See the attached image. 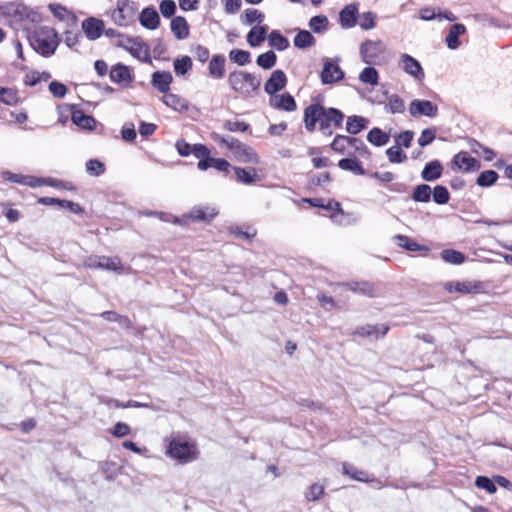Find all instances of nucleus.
<instances>
[{
    "instance_id": "nucleus-1",
    "label": "nucleus",
    "mask_w": 512,
    "mask_h": 512,
    "mask_svg": "<svg viewBox=\"0 0 512 512\" xmlns=\"http://www.w3.org/2000/svg\"><path fill=\"white\" fill-rule=\"evenodd\" d=\"M345 119V114L334 107H325L319 102H314L305 107L303 123L308 132H314L318 125L322 135L330 137L334 129L340 128Z\"/></svg>"
},
{
    "instance_id": "nucleus-2",
    "label": "nucleus",
    "mask_w": 512,
    "mask_h": 512,
    "mask_svg": "<svg viewBox=\"0 0 512 512\" xmlns=\"http://www.w3.org/2000/svg\"><path fill=\"white\" fill-rule=\"evenodd\" d=\"M260 75L246 70L234 69L227 76V84L231 91L242 99H249L256 96L261 87Z\"/></svg>"
},
{
    "instance_id": "nucleus-3",
    "label": "nucleus",
    "mask_w": 512,
    "mask_h": 512,
    "mask_svg": "<svg viewBox=\"0 0 512 512\" xmlns=\"http://www.w3.org/2000/svg\"><path fill=\"white\" fill-rule=\"evenodd\" d=\"M29 41L32 48L44 57L53 55L59 44L57 32L48 26L35 29Z\"/></svg>"
},
{
    "instance_id": "nucleus-4",
    "label": "nucleus",
    "mask_w": 512,
    "mask_h": 512,
    "mask_svg": "<svg viewBox=\"0 0 512 512\" xmlns=\"http://www.w3.org/2000/svg\"><path fill=\"white\" fill-rule=\"evenodd\" d=\"M216 207L211 205H196L181 217H173V223L188 225L190 222L210 223L218 215Z\"/></svg>"
},
{
    "instance_id": "nucleus-5",
    "label": "nucleus",
    "mask_w": 512,
    "mask_h": 512,
    "mask_svg": "<svg viewBox=\"0 0 512 512\" xmlns=\"http://www.w3.org/2000/svg\"><path fill=\"white\" fill-rule=\"evenodd\" d=\"M166 454L180 463H187L196 458V446L187 441L171 439L166 448Z\"/></svg>"
},
{
    "instance_id": "nucleus-6",
    "label": "nucleus",
    "mask_w": 512,
    "mask_h": 512,
    "mask_svg": "<svg viewBox=\"0 0 512 512\" xmlns=\"http://www.w3.org/2000/svg\"><path fill=\"white\" fill-rule=\"evenodd\" d=\"M138 3L133 0H118L111 17L118 26H128L135 21Z\"/></svg>"
},
{
    "instance_id": "nucleus-7",
    "label": "nucleus",
    "mask_w": 512,
    "mask_h": 512,
    "mask_svg": "<svg viewBox=\"0 0 512 512\" xmlns=\"http://www.w3.org/2000/svg\"><path fill=\"white\" fill-rule=\"evenodd\" d=\"M340 58H323V68L320 72V80L323 85H333L344 79L345 73L339 66Z\"/></svg>"
},
{
    "instance_id": "nucleus-8",
    "label": "nucleus",
    "mask_w": 512,
    "mask_h": 512,
    "mask_svg": "<svg viewBox=\"0 0 512 512\" xmlns=\"http://www.w3.org/2000/svg\"><path fill=\"white\" fill-rule=\"evenodd\" d=\"M399 67L417 81H423L425 78V73L420 62L407 53L400 55Z\"/></svg>"
},
{
    "instance_id": "nucleus-9",
    "label": "nucleus",
    "mask_w": 512,
    "mask_h": 512,
    "mask_svg": "<svg viewBox=\"0 0 512 512\" xmlns=\"http://www.w3.org/2000/svg\"><path fill=\"white\" fill-rule=\"evenodd\" d=\"M409 113L412 117L435 118L438 115V106L430 100L414 99L409 105Z\"/></svg>"
},
{
    "instance_id": "nucleus-10",
    "label": "nucleus",
    "mask_w": 512,
    "mask_h": 512,
    "mask_svg": "<svg viewBox=\"0 0 512 512\" xmlns=\"http://www.w3.org/2000/svg\"><path fill=\"white\" fill-rule=\"evenodd\" d=\"M452 165L466 173L478 171L481 167L480 161L466 151L455 154L452 158Z\"/></svg>"
},
{
    "instance_id": "nucleus-11",
    "label": "nucleus",
    "mask_w": 512,
    "mask_h": 512,
    "mask_svg": "<svg viewBox=\"0 0 512 512\" xmlns=\"http://www.w3.org/2000/svg\"><path fill=\"white\" fill-rule=\"evenodd\" d=\"M287 84V77L283 70H274L264 84V91L270 96L283 90Z\"/></svg>"
},
{
    "instance_id": "nucleus-12",
    "label": "nucleus",
    "mask_w": 512,
    "mask_h": 512,
    "mask_svg": "<svg viewBox=\"0 0 512 512\" xmlns=\"http://www.w3.org/2000/svg\"><path fill=\"white\" fill-rule=\"evenodd\" d=\"M444 289L449 293L477 294L481 292L482 284L472 281H449L445 283Z\"/></svg>"
},
{
    "instance_id": "nucleus-13",
    "label": "nucleus",
    "mask_w": 512,
    "mask_h": 512,
    "mask_svg": "<svg viewBox=\"0 0 512 512\" xmlns=\"http://www.w3.org/2000/svg\"><path fill=\"white\" fill-rule=\"evenodd\" d=\"M359 16L358 3H351L344 6L339 12V23L343 29H350L356 26Z\"/></svg>"
},
{
    "instance_id": "nucleus-14",
    "label": "nucleus",
    "mask_w": 512,
    "mask_h": 512,
    "mask_svg": "<svg viewBox=\"0 0 512 512\" xmlns=\"http://www.w3.org/2000/svg\"><path fill=\"white\" fill-rule=\"evenodd\" d=\"M81 28L89 40L95 41L103 34L105 24L101 19L88 17L82 22Z\"/></svg>"
},
{
    "instance_id": "nucleus-15",
    "label": "nucleus",
    "mask_w": 512,
    "mask_h": 512,
    "mask_svg": "<svg viewBox=\"0 0 512 512\" xmlns=\"http://www.w3.org/2000/svg\"><path fill=\"white\" fill-rule=\"evenodd\" d=\"M109 77L112 82L120 84L124 87L129 86L133 81V75L131 74L129 67L122 63H117L116 65L112 66Z\"/></svg>"
},
{
    "instance_id": "nucleus-16",
    "label": "nucleus",
    "mask_w": 512,
    "mask_h": 512,
    "mask_svg": "<svg viewBox=\"0 0 512 512\" xmlns=\"http://www.w3.org/2000/svg\"><path fill=\"white\" fill-rule=\"evenodd\" d=\"M139 22L148 30L157 29L160 25V16L155 7L148 6L143 8L139 14Z\"/></svg>"
},
{
    "instance_id": "nucleus-17",
    "label": "nucleus",
    "mask_w": 512,
    "mask_h": 512,
    "mask_svg": "<svg viewBox=\"0 0 512 512\" xmlns=\"http://www.w3.org/2000/svg\"><path fill=\"white\" fill-rule=\"evenodd\" d=\"M235 158L242 163L258 164L259 156L256 151L249 145L240 142L232 151Z\"/></svg>"
},
{
    "instance_id": "nucleus-18",
    "label": "nucleus",
    "mask_w": 512,
    "mask_h": 512,
    "mask_svg": "<svg viewBox=\"0 0 512 512\" xmlns=\"http://www.w3.org/2000/svg\"><path fill=\"white\" fill-rule=\"evenodd\" d=\"M270 105L275 109L287 112L295 111L297 108L294 97L288 92L271 96Z\"/></svg>"
},
{
    "instance_id": "nucleus-19",
    "label": "nucleus",
    "mask_w": 512,
    "mask_h": 512,
    "mask_svg": "<svg viewBox=\"0 0 512 512\" xmlns=\"http://www.w3.org/2000/svg\"><path fill=\"white\" fill-rule=\"evenodd\" d=\"M342 473L353 480L359 482H375L380 486L379 480H375L368 472L358 469L348 462L342 464Z\"/></svg>"
},
{
    "instance_id": "nucleus-20",
    "label": "nucleus",
    "mask_w": 512,
    "mask_h": 512,
    "mask_svg": "<svg viewBox=\"0 0 512 512\" xmlns=\"http://www.w3.org/2000/svg\"><path fill=\"white\" fill-rule=\"evenodd\" d=\"M129 42L132 44L129 50L132 56L145 63H152L149 46L141 38H131Z\"/></svg>"
},
{
    "instance_id": "nucleus-21",
    "label": "nucleus",
    "mask_w": 512,
    "mask_h": 512,
    "mask_svg": "<svg viewBox=\"0 0 512 512\" xmlns=\"http://www.w3.org/2000/svg\"><path fill=\"white\" fill-rule=\"evenodd\" d=\"M70 109L72 110L71 121L74 125L86 130H93L96 127V120L93 116L76 109L74 105H71Z\"/></svg>"
},
{
    "instance_id": "nucleus-22",
    "label": "nucleus",
    "mask_w": 512,
    "mask_h": 512,
    "mask_svg": "<svg viewBox=\"0 0 512 512\" xmlns=\"http://www.w3.org/2000/svg\"><path fill=\"white\" fill-rule=\"evenodd\" d=\"M226 58L223 54H215L208 64L209 76L213 79H222L225 75Z\"/></svg>"
},
{
    "instance_id": "nucleus-23",
    "label": "nucleus",
    "mask_w": 512,
    "mask_h": 512,
    "mask_svg": "<svg viewBox=\"0 0 512 512\" xmlns=\"http://www.w3.org/2000/svg\"><path fill=\"white\" fill-rule=\"evenodd\" d=\"M173 81L172 74L169 71H156L152 74L151 84L161 93H167Z\"/></svg>"
},
{
    "instance_id": "nucleus-24",
    "label": "nucleus",
    "mask_w": 512,
    "mask_h": 512,
    "mask_svg": "<svg viewBox=\"0 0 512 512\" xmlns=\"http://www.w3.org/2000/svg\"><path fill=\"white\" fill-rule=\"evenodd\" d=\"M379 54V43L366 40L360 45V55L362 61L366 64H374Z\"/></svg>"
},
{
    "instance_id": "nucleus-25",
    "label": "nucleus",
    "mask_w": 512,
    "mask_h": 512,
    "mask_svg": "<svg viewBox=\"0 0 512 512\" xmlns=\"http://www.w3.org/2000/svg\"><path fill=\"white\" fill-rule=\"evenodd\" d=\"M443 166L439 160H432L424 166L421 172V178L425 181H436L442 176Z\"/></svg>"
},
{
    "instance_id": "nucleus-26",
    "label": "nucleus",
    "mask_w": 512,
    "mask_h": 512,
    "mask_svg": "<svg viewBox=\"0 0 512 512\" xmlns=\"http://www.w3.org/2000/svg\"><path fill=\"white\" fill-rule=\"evenodd\" d=\"M389 330V327L385 324H379V325H364L359 327L355 334L360 335L362 337H374L375 339H378L380 337H383L387 334Z\"/></svg>"
},
{
    "instance_id": "nucleus-27",
    "label": "nucleus",
    "mask_w": 512,
    "mask_h": 512,
    "mask_svg": "<svg viewBox=\"0 0 512 512\" xmlns=\"http://www.w3.org/2000/svg\"><path fill=\"white\" fill-rule=\"evenodd\" d=\"M465 32V25L461 23H455L451 25L445 38L447 47L451 50L457 49L460 46L459 36L463 35Z\"/></svg>"
},
{
    "instance_id": "nucleus-28",
    "label": "nucleus",
    "mask_w": 512,
    "mask_h": 512,
    "mask_svg": "<svg viewBox=\"0 0 512 512\" xmlns=\"http://www.w3.org/2000/svg\"><path fill=\"white\" fill-rule=\"evenodd\" d=\"M171 32L178 40H184L189 36V25L182 16H175L170 23Z\"/></svg>"
},
{
    "instance_id": "nucleus-29",
    "label": "nucleus",
    "mask_w": 512,
    "mask_h": 512,
    "mask_svg": "<svg viewBox=\"0 0 512 512\" xmlns=\"http://www.w3.org/2000/svg\"><path fill=\"white\" fill-rule=\"evenodd\" d=\"M267 25H257L251 28L246 36V41L251 47H258L267 36Z\"/></svg>"
},
{
    "instance_id": "nucleus-30",
    "label": "nucleus",
    "mask_w": 512,
    "mask_h": 512,
    "mask_svg": "<svg viewBox=\"0 0 512 512\" xmlns=\"http://www.w3.org/2000/svg\"><path fill=\"white\" fill-rule=\"evenodd\" d=\"M21 11H25V5L7 2L0 5V14L10 18L14 22H20Z\"/></svg>"
},
{
    "instance_id": "nucleus-31",
    "label": "nucleus",
    "mask_w": 512,
    "mask_h": 512,
    "mask_svg": "<svg viewBox=\"0 0 512 512\" xmlns=\"http://www.w3.org/2000/svg\"><path fill=\"white\" fill-rule=\"evenodd\" d=\"M163 103L177 112L188 110V102L181 96L173 93H165L162 98Z\"/></svg>"
},
{
    "instance_id": "nucleus-32",
    "label": "nucleus",
    "mask_w": 512,
    "mask_h": 512,
    "mask_svg": "<svg viewBox=\"0 0 512 512\" xmlns=\"http://www.w3.org/2000/svg\"><path fill=\"white\" fill-rule=\"evenodd\" d=\"M369 120L363 116L352 115L347 117L346 131L351 135H356L367 128Z\"/></svg>"
},
{
    "instance_id": "nucleus-33",
    "label": "nucleus",
    "mask_w": 512,
    "mask_h": 512,
    "mask_svg": "<svg viewBox=\"0 0 512 512\" xmlns=\"http://www.w3.org/2000/svg\"><path fill=\"white\" fill-rule=\"evenodd\" d=\"M338 167L344 171H350L355 175H364L366 173L362 163L352 157L342 158L338 161Z\"/></svg>"
},
{
    "instance_id": "nucleus-34",
    "label": "nucleus",
    "mask_w": 512,
    "mask_h": 512,
    "mask_svg": "<svg viewBox=\"0 0 512 512\" xmlns=\"http://www.w3.org/2000/svg\"><path fill=\"white\" fill-rule=\"evenodd\" d=\"M233 170L236 176V180L240 183L250 185L254 183L257 179V173L255 168L233 167Z\"/></svg>"
},
{
    "instance_id": "nucleus-35",
    "label": "nucleus",
    "mask_w": 512,
    "mask_h": 512,
    "mask_svg": "<svg viewBox=\"0 0 512 512\" xmlns=\"http://www.w3.org/2000/svg\"><path fill=\"white\" fill-rule=\"evenodd\" d=\"M267 39L269 46L278 51H284L290 46L289 40L279 30H272Z\"/></svg>"
},
{
    "instance_id": "nucleus-36",
    "label": "nucleus",
    "mask_w": 512,
    "mask_h": 512,
    "mask_svg": "<svg viewBox=\"0 0 512 512\" xmlns=\"http://www.w3.org/2000/svg\"><path fill=\"white\" fill-rule=\"evenodd\" d=\"M349 144H350V136L337 134L334 137L333 141L331 142L330 148L338 154H341V155L347 154V155L351 156L352 152L347 150V147H349Z\"/></svg>"
},
{
    "instance_id": "nucleus-37",
    "label": "nucleus",
    "mask_w": 512,
    "mask_h": 512,
    "mask_svg": "<svg viewBox=\"0 0 512 512\" xmlns=\"http://www.w3.org/2000/svg\"><path fill=\"white\" fill-rule=\"evenodd\" d=\"M369 143L376 147H381L389 142V135L378 127L372 128L367 134Z\"/></svg>"
},
{
    "instance_id": "nucleus-38",
    "label": "nucleus",
    "mask_w": 512,
    "mask_h": 512,
    "mask_svg": "<svg viewBox=\"0 0 512 512\" xmlns=\"http://www.w3.org/2000/svg\"><path fill=\"white\" fill-rule=\"evenodd\" d=\"M294 46L298 49H306L315 44V38L307 30H299L293 40Z\"/></svg>"
},
{
    "instance_id": "nucleus-39",
    "label": "nucleus",
    "mask_w": 512,
    "mask_h": 512,
    "mask_svg": "<svg viewBox=\"0 0 512 512\" xmlns=\"http://www.w3.org/2000/svg\"><path fill=\"white\" fill-rule=\"evenodd\" d=\"M265 18V15L254 8H248L244 10V12L240 16L241 23L246 26H250L254 23H261L263 22Z\"/></svg>"
},
{
    "instance_id": "nucleus-40",
    "label": "nucleus",
    "mask_w": 512,
    "mask_h": 512,
    "mask_svg": "<svg viewBox=\"0 0 512 512\" xmlns=\"http://www.w3.org/2000/svg\"><path fill=\"white\" fill-rule=\"evenodd\" d=\"M432 189L428 184H419L414 187L411 199L415 202L427 203L431 199Z\"/></svg>"
},
{
    "instance_id": "nucleus-41",
    "label": "nucleus",
    "mask_w": 512,
    "mask_h": 512,
    "mask_svg": "<svg viewBox=\"0 0 512 512\" xmlns=\"http://www.w3.org/2000/svg\"><path fill=\"white\" fill-rule=\"evenodd\" d=\"M397 244L404 248L407 251L410 252H417V251H428L429 248L423 245H420L416 241H414L412 238L406 236V235H397L396 236Z\"/></svg>"
},
{
    "instance_id": "nucleus-42",
    "label": "nucleus",
    "mask_w": 512,
    "mask_h": 512,
    "mask_svg": "<svg viewBox=\"0 0 512 512\" xmlns=\"http://www.w3.org/2000/svg\"><path fill=\"white\" fill-rule=\"evenodd\" d=\"M498 179L499 175L495 170H485L482 171L476 178V184L479 187L488 188L493 186Z\"/></svg>"
},
{
    "instance_id": "nucleus-43",
    "label": "nucleus",
    "mask_w": 512,
    "mask_h": 512,
    "mask_svg": "<svg viewBox=\"0 0 512 512\" xmlns=\"http://www.w3.org/2000/svg\"><path fill=\"white\" fill-rule=\"evenodd\" d=\"M276 62L277 55L273 50H268L267 52L258 55L256 58V64L264 70L272 69L276 65Z\"/></svg>"
},
{
    "instance_id": "nucleus-44",
    "label": "nucleus",
    "mask_w": 512,
    "mask_h": 512,
    "mask_svg": "<svg viewBox=\"0 0 512 512\" xmlns=\"http://www.w3.org/2000/svg\"><path fill=\"white\" fill-rule=\"evenodd\" d=\"M229 59L238 66H245L251 63V53L243 49H232L229 51Z\"/></svg>"
},
{
    "instance_id": "nucleus-45",
    "label": "nucleus",
    "mask_w": 512,
    "mask_h": 512,
    "mask_svg": "<svg viewBox=\"0 0 512 512\" xmlns=\"http://www.w3.org/2000/svg\"><path fill=\"white\" fill-rule=\"evenodd\" d=\"M441 258L447 263L460 265L465 262L466 255L458 250L444 249L441 251Z\"/></svg>"
},
{
    "instance_id": "nucleus-46",
    "label": "nucleus",
    "mask_w": 512,
    "mask_h": 512,
    "mask_svg": "<svg viewBox=\"0 0 512 512\" xmlns=\"http://www.w3.org/2000/svg\"><path fill=\"white\" fill-rule=\"evenodd\" d=\"M0 102L8 106L16 105L19 102L17 90L0 86Z\"/></svg>"
},
{
    "instance_id": "nucleus-47",
    "label": "nucleus",
    "mask_w": 512,
    "mask_h": 512,
    "mask_svg": "<svg viewBox=\"0 0 512 512\" xmlns=\"http://www.w3.org/2000/svg\"><path fill=\"white\" fill-rule=\"evenodd\" d=\"M385 109L391 114L403 113L405 111L404 100L397 94L388 97Z\"/></svg>"
},
{
    "instance_id": "nucleus-48",
    "label": "nucleus",
    "mask_w": 512,
    "mask_h": 512,
    "mask_svg": "<svg viewBox=\"0 0 512 512\" xmlns=\"http://www.w3.org/2000/svg\"><path fill=\"white\" fill-rule=\"evenodd\" d=\"M100 269L114 272H121L123 265L119 257L101 256Z\"/></svg>"
},
{
    "instance_id": "nucleus-49",
    "label": "nucleus",
    "mask_w": 512,
    "mask_h": 512,
    "mask_svg": "<svg viewBox=\"0 0 512 512\" xmlns=\"http://www.w3.org/2000/svg\"><path fill=\"white\" fill-rule=\"evenodd\" d=\"M173 67L177 76H183L192 69V60L189 56L176 58L173 62Z\"/></svg>"
},
{
    "instance_id": "nucleus-50",
    "label": "nucleus",
    "mask_w": 512,
    "mask_h": 512,
    "mask_svg": "<svg viewBox=\"0 0 512 512\" xmlns=\"http://www.w3.org/2000/svg\"><path fill=\"white\" fill-rule=\"evenodd\" d=\"M349 147L353 149L352 155L358 154L366 159L371 156L370 150L360 138L350 136Z\"/></svg>"
},
{
    "instance_id": "nucleus-51",
    "label": "nucleus",
    "mask_w": 512,
    "mask_h": 512,
    "mask_svg": "<svg viewBox=\"0 0 512 512\" xmlns=\"http://www.w3.org/2000/svg\"><path fill=\"white\" fill-rule=\"evenodd\" d=\"M359 80L372 86L377 85L379 80L378 71L372 66L365 67L359 74Z\"/></svg>"
},
{
    "instance_id": "nucleus-52",
    "label": "nucleus",
    "mask_w": 512,
    "mask_h": 512,
    "mask_svg": "<svg viewBox=\"0 0 512 512\" xmlns=\"http://www.w3.org/2000/svg\"><path fill=\"white\" fill-rule=\"evenodd\" d=\"M328 18L325 15H316L309 20V28L314 33H322L328 28Z\"/></svg>"
},
{
    "instance_id": "nucleus-53",
    "label": "nucleus",
    "mask_w": 512,
    "mask_h": 512,
    "mask_svg": "<svg viewBox=\"0 0 512 512\" xmlns=\"http://www.w3.org/2000/svg\"><path fill=\"white\" fill-rule=\"evenodd\" d=\"M431 196H433L434 202L438 205L447 204L450 200L449 191L443 185H436L432 190Z\"/></svg>"
},
{
    "instance_id": "nucleus-54",
    "label": "nucleus",
    "mask_w": 512,
    "mask_h": 512,
    "mask_svg": "<svg viewBox=\"0 0 512 512\" xmlns=\"http://www.w3.org/2000/svg\"><path fill=\"white\" fill-rule=\"evenodd\" d=\"M49 9L52 12L53 16L58 18L59 20L70 19L73 23L76 21L75 15L69 12L64 6L60 4H50Z\"/></svg>"
},
{
    "instance_id": "nucleus-55",
    "label": "nucleus",
    "mask_w": 512,
    "mask_h": 512,
    "mask_svg": "<svg viewBox=\"0 0 512 512\" xmlns=\"http://www.w3.org/2000/svg\"><path fill=\"white\" fill-rule=\"evenodd\" d=\"M105 164L98 159H90L86 162V172L90 176L99 177L105 173Z\"/></svg>"
},
{
    "instance_id": "nucleus-56",
    "label": "nucleus",
    "mask_w": 512,
    "mask_h": 512,
    "mask_svg": "<svg viewBox=\"0 0 512 512\" xmlns=\"http://www.w3.org/2000/svg\"><path fill=\"white\" fill-rule=\"evenodd\" d=\"M475 486L479 489L485 490L489 494H494L497 491L494 478L490 479L487 476H477L475 479Z\"/></svg>"
},
{
    "instance_id": "nucleus-57",
    "label": "nucleus",
    "mask_w": 512,
    "mask_h": 512,
    "mask_svg": "<svg viewBox=\"0 0 512 512\" xmlns=\"http://www.w3.org/2000/svg\"><path fill=\"white\" fill-rule=\"evenodd\" d=\"M358 19H359L358 24L361 27V29H363V30L373 29L376 25V23H375L376 14L371 11L359 14Z\"/></svg>"
},
{
    "instance_id": "nucleus-58",
    "label": "nucleus",
    "mask_w": 512,
    "mask_h": 512,
    "mask_svg": "<svg viewBox=\"0 0 512 512\" xmlns=\"http://www.w3.org/2000/svg\"><path fill=\"white\" fill-rule=\"evenodd\" d=\"M386 155L391 163H402L407 159L406 154L397 146L388 148Z\"/></svg>"
},
{
    "instance_id": "nucleus-59",
    "label": "nucleus",
    "mask_w": 512,
    "mask_h": 512,
    "mask_svg": "<svg viewBox=\"0 0 512 512\" xmlns=\"http://www.w3.org/2000/svg\"><path fill=\"white\" fill-rule=\"evenodd\" d=\"M413 138H414L413 131H411V130L403 131L395 137V143H396L395 146H397L399 148H401V147L409 148L411 146V142H412Z\"/></svg>"
},
{
    "instance_id": "nucleus-60",
    "label": "nucleus",
    "mask_w": 512,
    "mask_h": 512,
    "mask_svg": "<svg viewBox=\"0 0 512 512\" xmlns=\"http://www.w3.org/2000/svg\"><path fill=\"white\" fill-rule=\"evenodd\" d=\"M436 137V129L435 128H426L421 132L420 137L418 138V145L420 147H426L430 145Z\"/></svg>"
},
{
    "instance_id": "nucleus-61",
    "label": "nucleus",
    "mask_w": 512,
    "mask_h": 512,
    "mask_svg": "<svg viewBox=\"0 0 512 512\" xmlns=\"http://www.w3.org/2000/svg\"><path fill=\"white\" fill-rule=\"evenodd\" d=\"M324 494V486L319 483H314L310 486L308 492L305 494V498L308 501H317Z\"/></svg>"
},
{
    "instance_id": "nucleus-62",
    "label": "nucleus",
    "mask_w": 512,
    "mask_h": 512,
    "mask_svg": "<svg viewBox=\"0 0 512 512\" xmlns=\"http://www.w3.org/2000/svg\"><path fill=\"white\" fill-rule=\"evenodd\" d=\"M159 9L165 18H171L176 12V3L174 0H162Z\"/></svg>"
},
{
    "instance_id": "nucleus-63",
    "label": "nucleus",
    "mask_w": 512,
    "mask_h": 512,
    "mask_svg": "<svg viewBox=\"0 0 512 512\" xmlns=\"http://www.w3.org/2000/svg\"><path fill=\"white\" fill-rule=\"evenodd\" d=\"M224 128L229 132H246L249 130L250 126L244 121L227 120L224 123Z\"/></svg>"
},
{
    "instance_id": "nucleus-64",
    "label": "nucleus",
    "mask_w": 512,
    "mask_h": 512,
    "mask_svg": "<svg viewBox=\"0 0 512 512\" xmlns=\"http://www.w3.org/2000/svg\"><path fill=\"white\" fill-rule=\"evenodd\" d=\"M49 91L56 98H64L67 94V87L59 81H52L49 83Z\"/></svg>"
}]
</instances>
